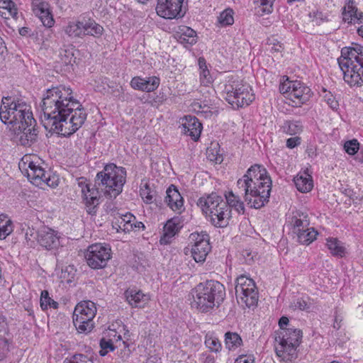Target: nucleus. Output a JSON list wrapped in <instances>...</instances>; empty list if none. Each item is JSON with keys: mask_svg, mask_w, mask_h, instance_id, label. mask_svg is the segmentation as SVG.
I'll return each instance as SVG.
<instances>
[{"mask_svg": "<svg viewBox=\"0 0 363 363\" xmlns=\"http://www.w3.org/2000/svg\"><path fill=\"white\" fill-rule=\"evenodd\" d=\"M86 117L85 108L72 96L43 99L41 122L49 132L69 138L82 127Z\"/></svg>", "mask_w": 363, "mask_h": 363, "instance_id": "1", "label": "nucleus"}, {"mask_svg": "<svg viewBox=\"0 0 363 363\" xmlns=\"http://www.w3.org/2000/svg\"><path fill=\"white\" fill-rule=\"evenodd\" d=\"M3 97L0 108V118L6 125H18L16 138L19 145L30 147L38 140V129L33 118L31 107L22 100H13Z\"/></svg>", "mask_w": 363, "mask_h": 363, "instance_id": "2", "label": "nucleus"}, {"mask_svg": "<svg viewBox=\"0 0 363 363\" xmlns=\"http://www.w3.org/2000/svg\"><path fill=\"white\" fill-rule=\"evenodd\" d=\"M237 186L247 206L259 209L269 201L272 181L263 165L255 164L237 181Z\"/></svg>", "mask_w": 363, "mask_h": 363, "instance_id": "3", "label": "nucleus"}, {"mask_svg": "<svg viewBox=\"0 0 363 363\" xmlns=\"http://www.w3.org/2000/svg\"><path fill=\"white\" fill-rule=\"evenodd\" d=\"M225 288L219 281L207 280L199 283L193 290L194 305L201 313L218 308L225 298Z\"/></svg>", "mask_w": 363, "mask_h": 363, "instance_id": "4", "label": "nucleus"}, {"mask_svg": "<svg viewBox=\"0 0 363 363\" xmlns=\"http://www.w3.org/2000/svg\"><path fill=\"white\" fill-rule=\"evenodd\" d=\"M337 60L344 80L351 86H360L363 83V47L343 48Z\"/></svg>", "mask_w": 363, "mask_h": 363, "instance_id": "5", "label": "nucleus"}, {"mask_svg": "<svg viewBox=\"0 0 363 363\" xmlns=\"http://www.w3.org/2000/svg\"><path fill=\"white\" fill-rule=\"evenodd\" d=\"M125 178V167L110 163L105 165L103 170L97 173L95 182L96 186L101 192H104L106 196L115 199L122 192Z\"/></svg>", "mask_w": 363, "mask_h": 363, "instance_id": "6", "label": "nucleus"}, {"mask_svg": "<svg viewBox=\"0 0 363 363\" xmlns=\"http://www.w3.org/2000/svg\"><path fill=\"white\" fill-rule=\"evenodd\" d=\"M302 331L290 325L276 337V354L282 363H294L298 357L297 348L301 342Z\"/></svg>", "mask_w": 363, "mask_h": 363, "instance_id": "7", "label": "nucleus"}, {"mask_svg": "<svg viewBox=\"0 0 363 363\" xmlns=\"http://www.w3.org/2000/svg\"><path fill=\"white\" fill-rule=\"evenodd\" d=\"M30 157H24L22 159V167L26 171L28 180L36 186L46 184L50 187L55 188L58 186L59 179L56 176H52L37 162L31 161Z\"/></svg>", "mask_w": 363, "mask_h": 363, "instance_id": "8", "label": "nucleus"}, {"mask_svg": "<svg viewBox=\"0 0 363 363\" xmlns=\"http://www.w3.org/2000/svg\"><path fill=\"white\" fill-rule=\"evenodd\" d=\"M235 296L238 303L247 308L255 306L258 301V291L254 280L245 275L239 276L235 281Z\"/></svg>", "mask_w": 363, "mask_h": 363, "instance_id": "9", "label": "nucleus"}, {"mask_svg": "<svg viewBox=\"0 0 363 363\" xmlns=\"http://www.w3.org/2000/svg\"><path fill=\"white\" fill-rule=\"evenodd\" d=\"M111 257V249L108 244L95 243L89 246L85 252L87 264L94 269H103L106 267Z\"/></svg>", "mask_w": 363, "mask_h": 363, "instance_id": "10", "label": "nucleus"}, {"mask_svg": "<svg viewBox=\"0 0 363 363\" xmlns=\"http://www.w3.org/2000/svg\"><path fill=\"white\" fill-rule=\"evenodd\" d=\"M77 185L80 189L82 201L87 213L94 215L96 212V208L100 204V189L96 186V183L92 184L84 177L78 179Z\"/></svg>", "mask_w": 363, "mask_h": 363, "instance_id": "11", "label": "nucleus"}, {"mask_svg": "<svg viewBox=\"0 0 363 363\" xmlns=\"http://www.w3.org/2000/svg\"><path fill=\"white\" fill-rule=\"evenodd\" d=\"M190 239L194 241L190 250L194 259L196 262H204L211 249L208 234L206 232L194 233L190 235Z\"/></svg>", "mask_w": 363, "mask_h": 363, "instance_id": "12", "label": "nucleus"}, {"mask_svg": "<svg viewBox=\"0 0 363 363\" xmlns=\"http://www.w3.org/2000/svg\"><path fill=\"white\" fill-rule=\"evenodd\" d=\"M183 2L184 0H157V13L167 19L182 18L186 13Z\"/></svg>", "mask_w": 363, "mask_h": 363, "instance_id": "13", "label": "nucleus"}, {"mask_svg": "<svg viewBox=\"0 0 363 363\" xmlns=\"http://www.w3.org/2000/svg\"><path fill=\"white\" fill-rule=\"evenodd\" d=\"M60 233L48 227H43L37 232L38 243L48 250L57 249L60 245Z\"/></svg>", "mask_w": 363, "mask_h": 363, "instance_id": "14", "label": "nucleus"}, {"mask_svg": "<svg viewBox=\"0 0 363 363\" xmlns=\"http://www.w3.org/2000/svg\"><path fill=\"white\" fill-rule=\"evenodd\" d=\"M13 343V337L6 316L0 314V361L7 357Z\"/></svg>", "mask_w": 363, "mask_h": 363, "instance_id": "15", "label": "nucleus"}, {"mask_svg": "<svg viewBox=\"0 0 363 363\" xmlns=\"http://www.w3.org/2000/svg\"><path fill=\"white\" fill-rule=\"evenodd\" d=\"M182 227V217L174 216L169 219L163 227V233L162 235L160 237V243L163 245L170 244L174 236L179 233Z\"/></svg>", "mask_w": 363, "mask_h": 363, "instance_id": "16", "label": "nucleus"}, {"mask_svg": "<svg viewBox=\"0 0 363 363\" xmlns=\"http://www.w3.org/2000/svg\"><path fill=\"white\" fill-rule=\"evenodd\" d=\"M220 94L234 108L247 106L255 99L252 92H220Z\"/></svg>", "mask_w": 363, "mask_h": 363, "instance_id": "17", "label": "nucleus"}, {"mask_svg": "<svg viewBox=\"0 0 363 363\" xmlns=\"http://www.w3.org/2000/svg\"><path fill=\"white\" fill-rule=\"evenodd\" d=\"M164 203L171 210L179 214L185 209L184 198L174 184L167 189Z\"/></svg>", "mask_w": 363, "mask_h": 363, "instance_id": "18", "label": "nucleus"}, {"mask_svg": "<svg viewBox=\"0 0 363 363\" xmlns=\"http://www.w3.org/2000/svg\"><path fill=\"white\" fill-rule=\"evenodd\" d=\"M206 216L210 217L211 223L217 228H224L228 225L231 218V211L227 202H222L220 206L209 212Z\"/></svg>", "mask_w": 363, "mask_h": 363, "instance_id": "19", "label": "nucleus"}, {"mask_svg": "<svg viewBox=\"0 0 363 363\" xmlns=\"http://www.w3.org/2000/svg\"><path fill=\"white\" fill-rule=\"evenodd\" d=\"M202 129V125L196 116H186L182 118V131L189 135L192 140H199Z\"/></svg>", "mask_w": 363, "mask_h": 363, "instance_id": "20", "label": "nucleus"}, {"mask_svg": "<svg viewBox=\"0 0 363 363\" xmlns=\"http://www.w3.org/2000/svg\"><path fill=\"white\" fill-rule=\"evenodd\" d=\"M287 223L292 233L296 235L308 228L310 225V220L306 213L295 211L288 217Z\"/></svg>", "mask_w": 363, "mask_h": 363, "instance_id": "21", "label": "nucleus"}, {"mask_svg": "<svg viewBox=\"0 0 363 363\" xmlns=\"http://www.w3.org/2000/svg\"><path fill=\"white\" fill-rule=\"evenodd\" d=\"M32 6L34 13L40 19L43 24L48 28L52 27L54 20L49 11L48 4L42 0H33Z\"/></svg>", "mask_w": 363, "mask_h": 363, "instance_id": "22", "label": "nucleus"}, {"mask_svg": "<svg viewBox=\"0 0 363 363\" xmlns=\"http://www.w3.org/2000/svg\"><path fill=\"white\" fill-rule=\"evenodd\" d=\"M222 202H225L222 196H218L216 193H212L199 198L197 201V206L207 215L211 211L219 207Z\"/></svg>", "mask_w": 363, "mask_h": 363, "instance_id": "23", "label": "nucleus"}, {"mask_svg": "<svg viewBox=\"0 0 363 363\" xmlns=\"http://www.w3.org/2000/svg\"><path fill=\"white\" fill-rule=\"evenodd\" d=\"M124 296L128 304L134 308L144 307L150 299L149 296L140 290L130 288L125 290Z\"/></svg>", "mask_w": 363, "mask_h": 363, "instance_id": "24", "label": "nucleus"}, {"mask_svg": "<svg viewBox=\"0 0 363 363\" xmlns=\"http://www.w3.org/2000/svg\"><path fill=\"white\" fill-rule=\"evenodd\" d=\"M160 83V80L157 77H150L148 78H141L140 77H133L130 82L133 89L140 91H155Z\"/></svg>", "mask_w": 363, "mask_h": 363, "instance_id": "25", "label": "nucleus"}, {"mask_svg": "<svg viewBox=\"0 0 363 363\" xmlns=\"http://www.w3.org/2000/svg\"><path fill=\"white\" fill-rule=\"evenodd\" d=\"M174 36L177 41L186 48L194 45L197 41L196 31L185 26H179Z\"/></svg>", "mask_w": 363, "mask_h": 363, "instance_id": "26", "label": "nucleus"}, {"mask_svg": "<svg viewBox=\"0 0 363 363\" xmlns=\"http://www.w3.org/2000/svg\"><path fill=\"white\" fill-rule=\"evenodd\" d=\"M96 314L95 303L91 301H84L79 303L74 311L73 317L82 316L83 319L89 320L94 319Z\"/></svg>", "mask_w": 363, "mask_h": 363, "instance_id": "27", "label": "nucleus"}, {"mask_svg": "<svg viewBox=\"0 0 363 363\" xmlns=\"http://www.w3.org/2000/svg\"><path fill=\"white\" fill-rule=\"evenodd\" d=\"M104 33V27L92 18H84V36L90 35L99 38Z\"/></svg>", "mask_w": 363, "mask_h": 363, "instance_id": "28", "label": "nucleus"}, {"mask_svg": "<svg viewBox=\"0 0 363 363\" xmlns=\"http://www.w3.org/2000/svg\"><path fill=\"white\" fill-rule=\"evenodd\" d=\"M138 98L143 104H150L152 106H158L161 104L166 96L164 92H140Z\"/></svg>", "mask_w": 363, "mask_h": 363, "instance_id": "29", "label": "nucleus"}, {"mask_svg": "<svg viewBox=\"0 0 363 363\" xmlns=\"http://www.w3.org/2000/svg\"><path fill=\"white\" fill-rule=\"evenodd\" d=\"M294 182L296 189L302 193L309 192L313 187L312 177L306 173L298 174Z\"/></svg>", "mask_w": 363, "mask_h": 363, "instance_id": "30", "label": "nucleus"}, {"mask_svg": "<svg viewBox=\"0 0 363 363\" xmlns=\"http://www.w3.org/2000/svg\"><path fill=\"white\" fill-rule=\"evenodd\" d=\"M305 88L304 84L300 80H291L286 75L280 78L279 91H298Z\"/></svg>", "mask_w": 363, "mask_h": 363, "instance_id": "31", "label": "nucleus"}, {"mask_svg": "<svg viewBox=\"0 0 363 363\" xmlns=\"http://www.w3.org/2000/svg\"><path fill=\"white\" fill-rule=\"evenodd\" d=\"M318 231L313 227H308L303 230H301L300 233L296 234L297 238V242L301 245H308L313 242L318 235Z\"/></svg>", "mask_w": 363, "mask_h": 363, "instance_id": "32", "label": "nucleus"}, {"mask_svg": "<svg viewBox=\"0 0 363 363\" xmlns=\"http://www.w3.org/2000/svg\"><path fill=\"white\" fill-rule=\"evenodd\" d=\"M73 324L78 333L83 334L89 333L94 328V322L93 319L86 320L83 319L82 316H79V318L73 317Z\"/></svg>", "mask_w": 363, "mask_h": 363, "instance_id": "33", "label": "nucleus"}, {"mask_svg": "<svg viewBox=\"0 0 363 363\" xmlns=\"http://www.w3.org/2000/svg\"><path fill=\"white\" fill-rule=\"evenodd\" d=\"M13 231V221L6 214H0V240L6 239Z\"/></svg>", "mask_w": 363, "mask_h": 363, "instance_id": "34", "label": "nucleus"}, {"mask_svg": "<svg viewBox=\"0 0 363 363\" xmlns=\"http://www.w3.org/2000/svg\"><path fill=\"white\" fill-rule=\"evenodd\" d=\"M65 33L72 38H83L84 18L80 21L70 22L65 28Z\"/></svg>", "mask_w": 363, "mask_h": 363, "instance_id": "35", "label": "nucleus"}, {"mask_svg": "<svg viewBox=\"0 0 363 363\" xmlns=\"http://www.w3.org/2000/svg\"><path fill=\"white\" fill-rule=\"evenodd\" d=\"M224 337L225 346L229 350H235L242 344V340L237 333L228 331Z\"/></svg>", "mask_w": 363, "mask_h": 363, "instance_id": "36", "label": "nucleus"}, {"mask_svg": "<svg viewBox=\"0 0 363 363\" xmlns=\"http://www.w3.org/2000/svg\"><path fill=\"white\" fill-rule=\"evenodd\" d=\"M327 246L333 255L339 257L345 256L346 249L337 238H330L327 239Z\"/></svg>", "mask_w": 363, "mask_h": 363, "instance_id": "37", "label": "nucleus"}, {"mask_svg": "<svg viewBox=\"0 0 363 363\" xmlns=\"http://www.w3.org/2000/svg\"><path fill=\"white\" fill-rule=\"evenodd\" d=\"M198 64L200 69V80L202 85L208 86L212 82V77L208 69L206 61L203 57L198 60Z\"/></svg>", "mask_w": 363, "mask_h": 363, "instance_id": "38", "label": "nucleus"}, {"mask_svg": "<svg viewBox=\"0 0 363 363\" xmlns=\"http://www.w3.org/2000/svg\"><path fill=\"white\" fill-rule=\"evenodd\" d=\"M301 93L302 92H282L286 99L291 101V106H300L301 104H304L310 96V92H306V94Z\"/></svg>", "mask_w": 363, "mask_h": 363, "instance_id": "39", "label": "nucleus"}, {"mask_svg": "<svg viewBox=\"0 0 363 363\" xmlns=\"http://www.w3.org/2000/svg\"><path fill=\"white\" fill-rule=\"evenodd\" d=\"M40 305L43 311H46L48 308L57 309L59 307V303L50 296L49 292L47 290L41 291Z\"/></svg>", "mask_w": 363, "mask_h": 363, "instance_id": "40", "label": "nucleus"}, {"mask_svg": "<svg viewBox=\"0 0 363 363\" xmlns=\"http://www.w3.org/2000/svg\"><path fill=\"white\" fill-rule=\"evenodd\" d=\"M282 128L284 133L290 135H296L303 131V125L301 123L297 121H285Z\"/></svg>", "mask_w": 363, "mask_h": 363, "instance_id": "41", "label": "nucleus"}, {"mask_svg": "<svg viewBox=\"0 0 363 363\" xmlns=\"http://www.w3.org/2000/svg\"><path fill=\"white\" fill-rule=\"evenodd\" d=\"M140 194L144 202L150 204L156 200L157 191L154 188H151L147 184L140 188Z\"/></svg>", "mask_w": 363, "mask_h": 363, "instance_id": "42", "label": "nucleus"}, {"mask_svg": "<svg viewBox=\"0 0 363 363\" xmlns=\"http://www.w3.org/2000/svg\"><path fill=\"white\" fill-rule=\"evenodd\" d=\"M6 11L13 18H17V9L11 0H0V14L6 15Z\"/></svg>", "mask_w": 363, "mask_h": 363, "instance_id": "43", "label": "nucleus"}, {"mask_svg": "<svg viewBox=\"0 0 363 363\" xmlns=\"http://www.w3.org/2000/svg\"><path fill=\"white\" fill-rule=\"evenodd\" d=\"M233 13L230 9H227L220 13L218 21L221 26H230L234 23Z\"/></svg>", "mask_w": 363, "mask_h": 363, "instance_id": "44", "label": "nucleus"}, {"mask_svg": "<svg viewBox=\"0 0 363 363\" xmlns=\"http://www.w3.org/2000/svg\"><path fill=\"white\" fill-rule=\"evenodd\" d=\"M205 345L211 352H218L221 350L222 345L219 340L213 336L206 335L205 338Z\"/></svg>", "mask_w": 363, "mask_h": 363, "instance_id": "45", "label": "nucleus"}, {"mask_svg": "<svg viewBox=\"0 0 363 363\" xmlns=\"http://www.w3.org/2000/svg\"><path fill=\"white\" fill-rule=\"evenodd\" d=\"M135 217L131 214H125L123 218H121L119 228L124 232H129L133 228V224L132 223L135 221Z\"/></svg>", "mask_w": 363, "mask_h": 363, "instance_id": "46", "label": "nucleus"}, {"mask_svg": "<svg viewBox=\"0 0 363 363\" xmlns=\"http://www.w3.org/2000/svg\"><path fill=\"white\" fill-rule=\"evenodd\" d=\"M100 347L101 350L99 351V354L101 357L106 356L108 351H113L115 350L112 340L109 339L107 340L106 338L101 339Z\"/></svg>", "mask_w": 363, "mask_h": 363, "instance_id": "47", "label": "nucleus"}, {"mask_svg": "<svg viewBox=\"0 0 363 363\" xmlns=\"http://www.w3.org/2000/svg\"><path fill=\"white\" fill-rule=\"evenodd\" d=\"M359 149V143L357 140L352 139L348 141H346L344 144V150L345 152L350 155H355Z\"/></svg>", "mask_w": 363, "mask_h": 363, "instance_id": "48", "label": "nucleus"}, {"mask_svg": "<svg viewBox=\"0 0 363 363\" xmlns=\"http://www.w3.org/2000/svg\"><path fill=\"white\" fill-rule=\"evenodd\" d=\"M75 272L74 266H67L62 269L61 277L66 279L67 282H71L75 276Z\"/></svg>", "mask_w": 363, "mask_h": 363, "instance_id": "49", "label": "nucleus"}, {"mask_svg": "<svg viewBox=\"0 0 363 363\" xmlns=\"http://www.w3.org/2000/svg\"><path fill=\"white\" fill-rule=\"evenodd\" d=\"M89 357L83 354H76L69 359H65L64 363H87Z\"/></svg>", "mask_w": 363, "mask_h": 363, "instance_id": "50", "label": "nucleus"}, {"mask_svg": "<svg viewBox=\"0 0 363 363\" xmlns=\"http://www.w3.org/2000/svg\"><path fill=\"white\" fill-rule=\"evenodd\" d=\"M325 101L333 110H337L339 107V103L332 92H328L324 96Z\"/></svg>", "mask_w": 363, "mask_h": 363, "instance_id": "51", "label": "nucleus"}, {"mask_svg": "<svg viewBox=\"0 0 363 363\" xmlns=\"http://www.w3.org/2000/svg\"><path fill=\"white\" fill-rule=\"evenodd\" d=\"M275 0H259L260 5L263 7L262 12L271 13L273 11V3Z\"/></svg>", "mask_w": 363, "mask_h": 363, "instance_id": "52", "label": "nucleus"}, {"mask_svg": "<svg viewBox=\"0 0 363 363\" xmlns=\"http://www.w3.org/2000/svg\"><path fill=\"white\" fill-rule=\"evenodd\" d=\"M294 306L295 308H298L301 311H305V310H308L310 308V304L308 303L307 300H306L305 298H298L294 302Z\"/></svg>", "mask_w": 363, "mask_h": 363, "instance_id": "53", "label": "nucleus"}, {"mask_svg": "<svg viewBox=\"0 0 363 363\" xmlns=\"http://www.w3.org/2000/svg\"><path fill=\"white\" fill-rule=\"evenodd\" d=\"M301 138L296 136L294 138H289L286 140V146L289 149H293L301 145Z\"/></svg>", "mask_w": 363, "mask_h": 363, "instance_id": "54", "label": "nucleus"}, {"mask_svg": "<svg viewBox=\"0 0 363 363\" xmlns=\"http://www.w3.org/2000/svg\"><path fill=\"white\" fill-rule=\"evenodd\" d=\"M234 363H255V357L252 354H240Z\"/></svg>", "mask_w": 363, "mask_h": 363, "instance_id": "55", "label": "nucleus"}, {"mask_svg": "<svg viewBox=\"0 0 363 363\" xmlns=\"http://www.w3.org/2000/svg\"><path fill=\"white\" fill-rule=\"evenodd\" d=\"M240 199L233 194V192L229 193L228 195L225 196V202H227L228 206H229V208H231V207H234V206L236 204V201H240ZM231 211V209H230Z\"/></svg>", "mask_w": 363, "mask_h": 363, "instance_id": "56", "label": "nucleus"}, {"mask_svg": "<svg viewBox=\"0 0 363 363\" xmlns=\"http://www.w3.org/2000/svg\"><path fill=\"white\" fill-rule=\"evenodd\" d=\"M269 45H272L271 48L272 51L276 52H281L283 50L284 48L282 46V44H281L277 40L272 39L269 40Z\"/></svg>", "mask_w": 363, "mask_h": 363, "instance_id": "57", "label": "nucleus"}, {"mask_svg": "<svg viewBox=\"0 0 363 363\" xmlns=\"http://www.w3.org/2000/svg\"><path fill=\"white\" fill-rule=\"evenodd\" d=\"M346 7V11L351 13L354 16L357 15V8L354 6V0H349Z\"/></svg>", "mask_w": 363, "mask_h": 363, "instance_id": "58", "label": "nucleus"}, {"mask_svg": "<svg viewBox=\"0 0 363 363\" xmlns=\"http://www.w3.org/2000/svg\"><path fill=\"white\" fill-rule=\"evenodd\" d=\"M290 325H292L289 323V320L287 317L282 316L280 318L279 320V326L280 328V331H283L284 330L289 328Z\"/></svg>", "mask_w": 363, "mask_h": 363, "instance_id": "59", "label": "nucleus"}, {"mask_svg": "<svg viewBox=\"0 0 363 363\" xmlns=\"http://www.w3.org/2000/svg\"><path fill=\"white\" fill-rule=\"evenodd\" d=\"M342 19L345 23H347L349 24H351L354 23V16L351 13L346 11V7L343 8V11L342 13Z\"/></svg>", "mask_w": 363, "mask_h": 363, "instance_id": "60", "label": "nucleus"}, {"mask_svg": "<svg viewBox=\"0 0 363 363\" xmlns=\"http://www.w3.org/2000/svg\"><path fill=\"white\" fill-rule=\"evenodd\" d=\"M201 360L203 363H215V357L208 353H203L201 356Z\"/></svg>", "mask_w": 363, "mask_h": 363, "instance_id": "61", "label": "nucleus"}, {"mask_svg": "<svg viewBox=\"0 0 363 363\" xmlns=\"http://www.w3.org/2000/svg\"><path fill=\"white\" fill-rule=\"evenodd\" d=\"M342 321V317L337 314V311H335V320L333 323V328L336 330H339L341 328V323Z\"/></svg>", "mask_w": 363, "mask_h": 363, "instance_id": "62", "label": "nucleus"}, {"mask_svg": "<svg viewBox=\"0 0 363 363\" xmlns=\"http://www.w3.org/2000/svg\"><path fill=\"white\" fill-rule=\"evenodd\" d=\"M35 235L37 236V233L35 232L34 229L28 228L25 234V238L28 242L31 241L33 242L32 238H35Z\"/></svg>", "mask_w": 363, "mask_h": 363, "instance_id": "63", "label": "nucleus"}, {"mask_svg": "<svg viewBox=\"0 0 363 363\" xmlns=\"http://www.w3.org/2000/svg\"><path fill=\"white\" fill-rule=\"evenodd\" d=\"M242 256L245 258V261L247 264H250L252 262H253V256L252 252L247 250H245L242 252Z\"/></svg>", "mask_w": 363, "mask_h": 363, "instance_id": "64", "label": "nucleus"}]
</instances>
